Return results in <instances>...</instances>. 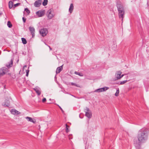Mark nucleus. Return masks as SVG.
Masks as SVG:
<instances>
[{
  "label": "nucleus",
  "mask_w": 149,
  "mask_h": 149,
  "mask_svg": "<svg viewBox=\"0 0 149 149\" xmlns=\"http://www.w3.org/2000/svg\"><path fill=\"white\" fill-rule=\"evenodd\" d=\"M148 129L143 128L139 130L137 135V139H134V145L136 149H141V144L145 142L148 138Z\"/></svg>",
  "instance_id": "f257e3e1"
},
{
  "label": "nucleus",
  "mask_w": 149,
  "mask_h": 149,
  "mask_svg": "<svg viewBox=\"0 0 149 149\" xmlns=\"http://www.w3.org/2000/svg\"><path fill=\"white\" fill-rule=\"evenodd\" d=\"M116 6L118 12L119 17L121 18V20L123 21L125 15L123 6L120 2H118L117 3Z\"/></svg>",
  "instance_id": "f03ea898"
},
{
  "label": "nucleus",
  "mask_w": 149,
  "mask_h": 149,
  "mask_svg": "<svg viewBox=\"0 0 149 149\" xmlns=\"http://www.w3.org/2000/svg\"><path fill=\"white\" fill-rule=\"evenodd\" d=\"M46 15L49 19H51L55 15L53 9H50L48 10L46 13Z\"/></svg>",
  "instance_id": "7ed1b4c3"
},
{
  "label": "nucleus",
  "mask_w": 149,
  "mask_h": 149,
  "mask_svg": "<svg viewBox=\"0 0 149 149\" xmlns=\"http://www.w3.org/2000/svg\"><path fill=\"white\" fill-rule=\"evenodd\" d=\"M84 111L86 113V116L88 118H91L92 116V113L89 109L86 107Z\"/></svg>",
  "instance_id": "20e7f679"
},
{
  "label": "nucleus",
  "mask_w": 149,
  "mask_h": 149,
  "mask_svg": "<svg viewBox=\"0 0 149 149\" xmlns=\"http://www.w3.org/2000/svg\"><path fill=\"white\" fill-rule=\"evenodd\" d=\"M48 33L47 29L43 28L40 30V35L43 37L45 36Z\"/></svg>",
  "instance_id": "39448f33"
},
{
  "label": "nucleus",
  "mask_w": 149,
  "mask_h": 149,
  "mask_svg": "<svg viewBox=\"0 0 149 149\" xmlns=\"http://www.w3.org/2000/svg\"><path fill=\"white\" fill-rule=\"evenodd\" d=\"M8 71V68L5 67H3L0 69V76H3Z\"/></svg>",
  "instance_id": "423d86ee"
},
{
  "label": "nucleus",
  "mask_w": 149,
  "mask_h": 149,
  "mask_svg": "<svg viewBox=\"0 0 149 149\" xmlns=\"http://www.w3.org/2000/svg\"><path fill=\"white\" fill-rule=\"evenodd\" d=\"M121 73L122 72L120 71L116 72L115 74L116 77L115 79V80L120 79L123 76L124 74H123L121 75Z\"/></svg>",
  "instance_id": "0eeeda50"
},
{
  "label": "nucleus",
  "mask_w": 149,
  "mask_h": 149,
  "mask_svg": "<svg viewBox=\"0 0 149 149\" xmlns=\"http://www.w3.org/2000/svg\"><path fill=\"white\" fill-rule=\"evenodd\" d=\"M109 88L107 87H104L102 88L97 89L94 91L95 92L100 93L107 91L109 89Z\"/></svg>",
  "instance_id": "6e6552de"
},
{
  "label": "nucleus",
  "mask_w": 149,
  "mask_h": 149,
  "mask_svg": "<svg viewBox=\"0 0 149 149\" xmlns=\"http://www.w3.org/2000/svg\"><path fill=\"white\" fill-rule=\"evenodd\" d=\"M42 2V0H38L36 1L34 3V6L36 7H39L41 5Z\"/></svg>",
  "instance_id": "1a4fd4ad"
},
{
  "label": "nucleus",
  "mask_w": 149,
  "mask_h": 149,
  "mask_svg": "<svg viewBox=\"0 0 149 149\" xmlns=\"http://www.w3.org/2000/svg\"><path fill=\"white\" fill-rule=\"evenodd\" d=\"M33 89L38 95H40L41 93V89L39 87H36L33 88Z\"/></svg>",
  "instance_id": "9d476101"
},
{
  "label": "nucleus",
  "mask_w": 149,
  "mask_h": 149,
  "mask_svg": "<svg viewBox=\"0 0 149 149\" xmlns=\"http://www.w3.org/2000/svg\"><path fill=\"white\" fill-rule=\"evenodd\" d=\"M36 14L39 17H40L43 16L44 15V13L43 11L39 10L36 12Z\"/></svg>",
  "instance_id": "9b49d317"
},
{
  "label": "nucleus",
  "mask_w": 149,
  "mask_h": 149,
  "mask_svg": "<svg viewBox=\"0 0 149 149\" xmlns=\"http://www.w3.org/2000/svg\"><path fill=\"white\" fill-rule=\"evenodd\" d=\"M29 29L30 31L32 37L35 36V29L33 27H29Z\"/></svg>",
  "instance_id": "f8f14e48"
},
{
  "label": "nucleus",
  "mask_w": 149,
  "mask_h": 149,
  "mask_svg": "<svg viewBox=\"0 0 149 149\" xmlns=\"http://www.w3.org/2000/svg\"><path fill=\"white\" fill-rule=\"evenodd\" d=\"M11 112L12 114L13 115H19L20 114V112L17 110L12 109L11 110Z\"/></svg>",
  "instance_id": "ddd939ff"
},
{
  "label": "nucleus",
  "mask_w": 149,
  "mask_h": 149,
  "mask_svg": "<svg viewBox=\"0 0 149 149\" xmlns=\"http://www.w3.org/2000/svg\"><path fill=\"white\" fill-rule=\"evenodd\" d=\"M13 63V60L12 59L6 65V66L8 68H9L12 66Z\"/></svg>",
  "instance_id": "4468645a"
},
{
  "label": "nucleus",
  "mask_w": 149,
  "mask_h": 149,
  "mask_svg": "<svg viewBox=\"0 0 149 149\" xmlns=\"http://www.w3.org/2000/svg\"><path fill=\"white\" fill-rule=\"evenodd\" d=\"M63 65L61 66L60 67H58L57 68L56 70V74L59 73L63 69Z\"/></svg>",
  "instance_id": "2eb2a0df"
},
{
  "label": "nucleus",
  "mask_w": 149,
  "mask_h": 149,
  "mask_svg": "<svg viewBox=\"0 0 149 149\" xmlns=\"http://www.w3.org/2000/svg\"><path fill=\"white\" fill-rule=\"evenodd\" d=\"M74 9V6L73 4L72 3H71L70 5L69 9V11L71 13L73 11V10Z\"/></svg>",
  "instance_id": "dca6fc26"
},
{
  "label": "nucleus",
  "mask_w": 149,
  "mask_h": 149,
  "mask_svg": "<svg viewBox=\"0 0 149 149\" xmlns=\"http://www.w3.org/2000/svg\"><path fill=\"white\" fill-rule=\"evenodd\" d=\"M2 105L5 107H9L10 106V102L9 100L6 101L4 103L2 104Z\"/></svg>",
  "instance_id": "f3484780"
},
{
  "label": "nucleus",
  "mask_w": 149,
  "mask_h": 149,
  "mask_svg": "<svg viewBox=\"0 0 149 149\" xmlns=\"http://www.w3.org/2000/svg\"><path fill=\"white\" fill-rule=\"evenodd\" d=\"M26 118L27 120L28 121H30V122H32L33 123H36V121H34L33 120L32 118L27 116L26 117Z\"/></svg>",
  "instance_id": "a211bd4d"
},
{
  "label": "nucleus",
  "mask_w": 149,
  "mask_h": 149,
  "mask_svg": "<svg viewBox=\"0 0 149 149\" xmlns=\"http://www.w3.org/2000/svg\"><path fill=\"white\" fill-rule=\"evenodd\" d=\"M13 2L12 1H10L9 2V8H13Z\"/></svg>",
  "instance_id": "6ab92c4d"
},
{
  "label": "nucleus",
  "mask_w": 149,
  "mask_h": 149,
  "mask_svg": "<svg viewBox=\"0 0 149 149\" xmlns=\"http://www.w3.org/2000/svg\"><path fill=\"white\" fill-rule=\"evenodd\" d=\"M21 39L22 42L24 44H26L27 43V41L25 38H22Z\"/></svg>",
  "instance_id": "aec40b11"
},
{
  "label": "nucleus",
  "mask_w": 149,
  "mask_h": 149,
  "mask_svg": "<svg viewBox=\"0 0 149 149\" xmlns=\"http://www.w3.org/2000/svg\"><path fill=\"white\" fill-rule=\"evenodd\" d=\"M7 25L9 28H10L12 26V25L10 21H8L7 23Z\"/></svg>",
  "instance_id": "412c9836"
},
{
  "label": "nucleus",
  "mask_w": 149,
  "mask_h": 149,
  "mask_svg": "<svg viewBox=\"0 0 149 149\" xmlns=\"http://www.w3.org/2000/svg\"><path fill=\"white\" fill-rule=\"evenodd\" d=\"M47 0H44V1L42 2V5L44 6H45L47 4Z\"/></svg>",
  "instance_id": "4be33fe9"
},
{
  "label": "nucleus",
  "mask_w": 149,
  "mask_h": 149,
  "mask_svg": "<svg viewBox=\"0 0 149 149\" xmlns=\"http://www.w3.org/2000/svg\"><path fill=\"white\" fill-rule=\"evenodd\" d=\"M70 84L72 86H74L77 87H79L80 86L79 84H77L75 83L71 82L70 83Z\"/></svg>",
  "instance_id": "5701e85b"
},
{
  "label": "nucleus",
  "mask_w": 149,
  "mask_h": 149,
  "mask_svg": "<svg viewBox=\"0 0 149 149\" xmlns=\"http://www.w3.org/2000/svg\"><path fill=\"white\" fill-rule=\"evenodd\" d=\"M119 93V88H118L116 90V92L115 94V95L116 96H118V94Z\"/></svg>",
  "instance_id": "b1692460"
},
{
  "label": "nucleus",
  "mask_w": 149,
  "mask_h": 149,
  "mask_svg": "<svg viewBox=\"0 0 149 149\" xmlns=\"http://www.w3.org/2000/svg\"><path fill=\"white\" fill-rule=\"evenodd\" d=\"M21 3H18L13 5V8H14L20 5Z\"/></svg>",
  "instance_id": "393cba45"
},
{
  "label": "nucleus",
  "mask_w": 149,
  "mask_h": 149,
  "mask_svg": "<svg viewBox=\"0 0 149 149\" xmlns=\"http://www.w3.org/2000/svg\"><path fill=\"white\" fill-rule=\"evenodd\" d=\"M74 73L75 74H77L80 76H83V75L81 73L78 72H75Z\"/></svg>",
  "instance_id": "a878e982"
},
{
  "label": "nucleus",
  "mask_w": 149,
  "mask_h": 149,
  "mask_svg": "<svg viewBox=\"0 0 149 149\" xmlns=\"http://www.w3.org/2000/svg\"><path fill=\"white\" fill-rule=\"evenodd\" d=\"M24 10L27 13L28 15L30 13V11L27 8H25Z\"/></svg>",
  "instance_id": "bb28decb"
},
{
  "label": "nucleus",
  "mask_w": 149,
  "mask_h": 149,
  "mask_svg": "<svg viewBox=\"0 0 149 149\" xmlns=\"http://www.w3.org/2000/svg\"><path fill=\"white\" fill-rule=\"evenodd\" d=\"M127 81V80H124L123 81H122L120 82V84L121 85H122L126 83Z\"/></svg>",
  "instance_id": "cd10ccee"
},
{
  "label": "nucleus",
  "mask_w": 149,
  "mask_h": 149,
  "mask_svg": "<svg viewBox=\"0 0 149 149\" xmlns=\"http://www.w3.org/2000/svg\"><path fill=\"white\" fill-rule=\"evenodd\" d=\"M84 142L85 144H86L87 142V139L86 138H85L83 139Z\"/></svg>",
  "instance_id": "c85d7f7f"
},
{
  "label": "nucleus",
  "mask_w": 149,
  "mask_h": 149,
  "mask_svg": "<svg viewBox=\"0 0 149 149\" xmlns=\"http://www.w3.org/2000/svg\"><path fill=\"white\" fill-rule=\"evenodd\" d=\"M65 126H66V131L67 132H68V127H69V126H68V125H67V124H65Z\"/></svg>",
  "instance_id": "c756f323"
},
{
  "label": "nucleus",
  "mask_w": 149,
  "mask_h": 149,
  "mask_svg": "<svg viewBox=\"0 0 149 149\" xmlns=\"http://www.w3.org/2000/svg\"><path fill=\"white\" fill-rule=\"evenodd\" d=\"M22 19L23 22L24 23H25L26 20V19L24 17H23Z\"/></svg>",
  "instance_id": "7c9ffc66"
},
{
  "label": "nucleus",
  "mask_w": 149,
  "mask_h": 149,
  "mask_svg": "<svg viewBox=\"0 0 149 149\" xmlns=\"http://www.w3.org/2000/svg\"><path fill=\"white\" fill-rule=\"evenodd\" d=\"M69 138L70 139H72V135H71L70 136V135L69 136Z\"/></svg>",
  "instance_id": "2f4dec72"
},
{
  "label": "nucleus",
  "mask_w": 149,
  "mask_h": 149,
  "mask_svg": "<svg viewBox=\"0 0 149 149\" xmlns=\"http://www.w3.org/2000/svg\"><path fill=\"white\" fill-rule=\"evenodd\" d=\"M46 99L45 98H44L42 100V101L43 102H44L46 101Z\"/></svg>",
  "instance_id": "473e14b6"
},
{
  "label": "nucleus",
  "mask_w": 149,
  "mask_h": 149,
  "mask_svg": "<svg viewBox=\"0 0 149 149\" xmlns=\"http://www.w3.org/2000/svg\"><path fill=\"white\" fill-rule=\"evenodd\" d=\"M29 71H26V76H28Z\"/></svg>",
  "instance_id": "72a5a7b5"
},
{
  "label": "nucleus",
  "mask_w": 149,
  "mask_h": 149,
  "mask_svg": "<svg viewBox=\"0 0 149 149\" xmlns=\"http://www.w3.org/2000/svg\"><path fill=\"white\" fill-rule=\"evenodd\" d=\"M60 107V109H61V111H62V112H63L64 111H63V109H62V108L61 107Z\"/></svg>",
  "instance_id": "f704fd0d"
},
{
  "label": "nucleus",
  "mask_w": 149,
  "mask_h": 149,
  "mask_svg": "<svg viewBox=\"0 0 149 149\" xmlns=\"http://www.w3.org/2000/svg\"><path fill=\"white\" fill-rule=\"evenodd\" d=\"M2 15V12L0 11V16Z\"/></svg>",
  "instance_id": "c9c22d12"
},
{
  "label": "nucleus",
  "mask_w": 149,
  "mask_h": 149,
  "mask_svg": "<svg viewBox=\"0 0 149 149\" xmlns=\"http://www.w3.org/2000/svg\"><path fill=\"white\" fill-rule=\"evenodd\" d=\"M49 48L50 49V50L52 49V48L49 46Z\"/></svg>",
  "instance_id": "e433bc0d"
},
{
  "label": "nucleus",
  "mask_w": 149,
  "mask_h": 149,
  "mask_svg": "<svg viewBox=\"0 0 149 149\" xmlns=\"http://www.w3.org/2000/svg\"><path fill=\"white\" fill-rule=\"evenodd\" d=\"M51 100V99H49V100Z\"/></svg>",
  "instance_id": "4c0bfd02"
},
{
  "label": "nucleus",
  "mask_w": 149,
  "mask_h": 149,
  "mask_svg": "<svg viewBox=\"0 0 149 149\" xmlns=\"http://www.w3.org/2000/svg\"><path fill=\"white\" fill-rule=\"evenodd\" d=\"M80 117L81 118H81L80 116Z\"/></svg>",
  "instance_id": "58836bf2"
}]
</instances>
